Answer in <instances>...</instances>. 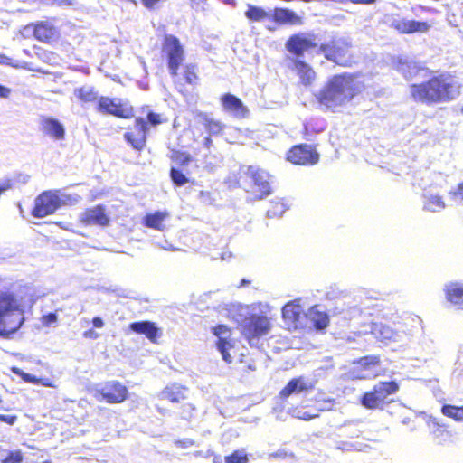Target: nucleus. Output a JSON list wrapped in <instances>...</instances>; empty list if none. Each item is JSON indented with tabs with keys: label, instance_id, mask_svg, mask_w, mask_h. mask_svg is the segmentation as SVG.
I'll use <instances>...</instances> for the list:
<instances>
[{
	"label": "nucleus",
	"instance_id": "f257e3e1",
	"mask_svg": "<svg viewBox=\"0 0 463 463\" xmlns=\"http://www.w3.org/2000/svg\"><path fill=\"white\" fill-rule=\"evenodd\" d=\"M429 78L410 85V96L413 101L426 105L447 103L461 94L462 85L448 71L426 70Z\"/></svg>",
	"mask_w": 463,
	"mask_h": 463
},
{
	"label": "nucleus",
	"instance_id": "f03ea898",
	"mask_svg": "<svg viewBox=\"0 0 463 463\" xmlns=\"http://www.w3.org/2000/svg\"><path fill=\"white\" fill-rule=\"evenodd\" d=\"M364 84L358 76L351 72H341L330 76L315 95L317 104L326 110L335 112L356 98Z\"/></svg>",
	"mask_w": 463,
	"mask_h": 463
},
{
	"label": "nucleus",
	"instance_id": "7ed1b4c3",
	"mask_svg": "<svg viewBox=\"0 0 463 463\" xmlns=\"http://www.w3.org/2000/svg\"><path fill=\"white\" fill-rule=\"evenodd\" d=\"M270 177L269 172L257 165H242L239 171L238 184L251 200L259 201L271 194Z\"/></svg>",
	"mask_w": 463,
	"mask_h": 463
},
{
	"label": "nucleus",
	"instance_id": "20e7f679",
	"mask_svg": "<svg viewBox=\"0 0 463 463\" xmlns=\"http://www.w3.org/2000/svg\"><path fill=\"white\" fill-rule=\"evenodd\" d=\"M24 316L15 298L8 292L0 293V336L8 338L23 325Z\"/></svg>",
	"mask_w": 463,
	"mask_h": 463
},
{
	"label": "nucleus",
	"instance_id": "39448f33",
	"mask_svg": "<svg viewBox=\"0 0 463 463\" xmlns=\"http://www.w3.org/2000/svg\"><path fill=\"white\" fill-rule=\"evenodd\" d=\"M165 119L162 114L153 110L146 112V118L136 117L134 128H130L123 135L124 140L137 151H143L147 143V135L150 128H156L164 123Z\"/></svg>",
	"mask_w": 463,
	"mask_h": 463
},
{
	"label": "nucleus",
	"instance_id": "423d86ee",
	"mask_svg": "<svg viewBox=\"0 0 463 463\" xmlns=\"http://www.w3.org/2000/svg\"><path fill=\"white\" fill-rule=\"evenodd\" d=\"M352 42L346 37H332L328 42L319 44L318 53L340 67H351L355 62Z\"/></svg>",
	"mask_w": 463,
	"mask_h": 463
},
{
	"label": "nucleus",
	"instance_id": "0eeeda50",
	"mask_svg": "<svg viewBox=\"0 0 463 463\" xmlns=\"http://www.w3.org/2000/svg\"><path fill=\"white\" fill-rule=\"evenodd\" d=\"M272 327V318L262 312L249 313L239 324L240 332L250 345L269 335Z\"/></svg>",
	"mask_w": 463,
	"mask_h": 463
},
{
	"label": "nucleus",
	"instance_id": "6e6552de",
	"mask_svg": "<svg viewBox=\"0 0 463 463\" xmlns=\"http://www.w3.org/2000/svg\"><path fill=\"white\" fill-rule=\"evenodd\" d=\"M399 389V383L395 381L379 382L362 395L360 402L368 410H382L385 405L393 402V399L389 397L394 395Z\"/></svg>",
	"mask_w": 463,
	"mask_h": 463
},
{
	"label": "nucleus",
	"instance_id": "1a4fd4ad",
	"mask_svg": "<svg viewBox=\"0 0 463 463\" xmlns=\"http://www.w3.org/2000/svg\"><path fill=\"white\" fill-rule=\"evenodd\" d=\"M20 33L24 38L32 33L36 41L49 45L57 43L61 37V29L53 17L28 23L20 29Z\"/></svg>",
	"mask_w": 463,
	"mask_h": 463
},
{
	"label": "nucleus",
	"instance_id": "9d476101",
	"mask_svg": "<svg viewBox=\"0 0 463 463\" xmlns=\"http://www.w3.org/2000/svg\"><path fill=\"white\" fill-rule=\"evenodd\" d=\"M90 392L98 402L108 404L123 403L130 396L128 386L118 380H109L97 384Z\"/></svg>",
	"mask_w": 463,
	"mask_h": 463
},
{
	"label": "nucleus",
	"instance_id": "9b49d317",
	"mask_svg": "<svg viewBox=\"0 0 463 463\" xmlns=\"http://www.w3.org/2000/svg\"><path fill=\"white\" fill-rule=\"evenodd\" d=\"M161 52L166 61L170 75L177 76L179 68L184 61V50L180 40L173 34H165L163 38Z\"/></svg>",
	"mask_w": 463,
	"mask_h": 463
},
{
	"label": "nucleus",
	"instance_id": "f8f14e48",
	"mask_svg": "<svg viewBox=\"0 0 463 463\" xmlns=\"http://www.w3.org/2000/svg\"><path fill=\"white\" fill-rule=\"evenodd\" d=\"M64 204L59 190H46L35 197L31 214L35 218H43L54 214Z\"/></svg>",
	"mask_w": 463,
	"mask_h": 463
},
{
	"label": "nucleus",
	"instance_id": "ddd939ff",
	"mask_svg": "<svg viewBox=\"0 0 463 463\" xmlns=\"http://www.w3.org/2000/svg\"><path fill=\"white\" fill-rule=\"evenodd\" d=\"M285 48L292 55L291 58L302 59L305 53L312 51H317L318 53L317 35L309 32L293 33L287 39Z\"/></svg>",
	"mask_w": 463,
	"mask_h": 463
},
{
	"label": "nucleus",
	"instance_id": "4468645a",
	"mask_svg": "<svg viewBox=\"0 0 463 463\" xmlns=\"http://www.w3.org/2000/svg\"><path fill=\"white\" fill-rule=\"evenodd\" d=\"M288 162L296 165H315L320 161V154L316 145L300 143L292 146L285 155Z\"/></svg>",
	"mask_w": 463,
	"mask_h": 463
},
{
	"label": "nucleus",
	"instance_id": "2eb2a0df",
	"mask_svg": "<svg viewBox=\"0 0 463 463\" xmlns=\"http://www.w3.org/2000/svg\"><path fill=\"white\" fill-rule=\"evenodd\" d=\"M96 110L99 113L111 115L118 118L128 119L134 117V108L128 101L108 96L99 97Z\"/></svg>",
	"mask_w": 463,
	"mask_h": 463
},
{
	"label": "nucleus",
	"instance_id": "dca6fc26",
	"mask_svg": "<svg viewBox=\"0 0 463 463\" xmlns=\"http://www.w3.org/2000/svg\"><path fill=\"white\" fill-rule=\"evenodd\" d=\"M195 117L206 133V136L203 138L202 146L206 149H210L213 146V137L222 136L226 129V125L205 111H197Z\"/></svg>",
	"mask_w": 463,
	"mask_h": 463
},
{
	"label": "nucleus",
	"instance_id": "f3484780",
	"mask_svg": "<svg viewBox=\"0 0 463 463\" xmlns=\"http://www.w3.org/2000/svg\"><path fill=\"white\" fill-rule=\"evenodd\" d=\"M288 67L296 76H298L301 85L310 87L316 81L317 72L305 60L289 58Z\"/></svg>",
	"mask_w": 463,
	"mask_h": 463
},
{
	"label": "nucleus",
	"instance_id": "a211bd4d",
	"mask_svg": "<svg viewBox=\"0 0 463 463\" xmlns=\"http://www.w3.org/2000/svg\"><path fill=\"white\" fill-rule=\"evenodd\" d=\"M220 103L222 110L234 118H246L250 114V110L243 101L230 92H226L220 97Z\"/></svg>",
	"mask_w": 463,
	"mask_h": 463
},
{
	"label": "nucleus",
	"instance_id": "6ab92c4d",
	"mask_svg": "<svg viewBox=\"0 0 463 463\" xmlns=\"http://www.w3.org/2000/svg\"><path fill=\"white\" fill-rule=\"evenodd\" d=\"M80 222L85 226L106 227L110 222L107 209L102 204L87 208L80 217Z\"/></svg>",
	"mask_w": 463,
	"mask_h": 463
},
{
	"label": "nucleus",
	"instance_id": "aec40b11",
	"mask_svg": "<svg viewBox=\"0 0 463 463\" xmlns=\"http://www.w3.org/2000/svg\"><path fill=\"white\" fill-rule=\"evenodd\" d=\"M391 27L401 34H412L428 33L431 24L426 21L400 18L393 20Z\"/></svg>",
	"mask_w": 463,
	"mask_h": 463
},
{
	"label": "nucleus",
	"instance_id": "412c9836",
	"mask_svg": "<svg viewBox=\"0 0 463 463\" xmlns=\"http://www.w3.org/2000/svg\"><path fill=\"white\" fill-rule=\"evenodd\" d=\"M129 330L137 334L145 335L150 342L157 343L162 335L161 328L157 327L156 323L152 321H138L133 322L128 326Z\"/></svg>",
	"mask_w": 463,
	"mask_h": 463
},
{
	"label": "nucleus",
	"instance_id": "4be33fe9",
	"mask_svg": "<svg viewBox=\"0 0 463 463\" xmlns=\"http://www.w3.org/2000/svg\"><path fill=\"white\" fill-rule=\"evenodd\" d=\"M304 312L299 304L295 301L288 302L282 307V318L284 322L293 329H298L301 326V319Z\"/></svg>",
	"mask_w": 463,
	"mask_h": 463
},
{
	"label": "nucleus",
	"instance_id": "5701e85b",
	"mask_svg": "<svg viewBox=\"0 0 463 463\" xmlns=\"http://www.w3.org/2000/svg\"><path fill=\"white\" fill-rule=\"evenodd\" d=\"M314 389V384L307 381L303 376L292 378L280 390L279 397L287 399L294 393L307 392Z\"/></svg>",
	"mask_w": 463,
	"mask_h": 463
},
{
	"label": "nucleus",
	"instance_id": "b1692460",
	"mask_svg": "<svg viewBox=\"0 0 463 463\" xmlns=\"http://www.w3.org/2000/svg\"><path fill=\"white\" fill-rule=\"evenodd\" d=\"M41 129L46 136L55 140H62L65 137V129L63 125L56 118L44 117L41 120Z\"/></svg>",
	"mask_w": 463,
	"mask_h": 463
},
{
	"label": "nucleus",
	"instance_id": "393cba45",
	"mask_svg": "<svg viewBox=\"0 0 463 463\" xmlns=\"http://www.w3.org/2000/svg\"><path fill=\"white\" fill-rule=\"evenodd\" d=\"M395 69L405 78V80H411L420 71H426L428 68L420 66L417 62L399 58L395 62Z\"/></svg>",
	"mask_w": 463,
	"mask_h": 463
},
{
	"label": "nucleus",
	"instance_id": "a878e982",
	"mask_svg": "<svg viewBox=\"0 0 463 463\" xmlns=\"http://www.w3.org/2000/svg\"><path fill=\"white\" fill-rule=\"evenodd\" d=\"M446 299L458 309L463 310V284L450 282L444 288Z\"/></svg>",
	"mask_w": 463,
	"mask_h": 463
},
{
	"label": "nucleus",
	"instance_id": "bb28decb",
	"mask_svg": "<svg viewBox=\"0 0 463 463\" xmlns=\"http://www.w3.org/2000/svg\"><path fill=\"white\" fill-rule=\"evenodd\" d=\"M169 217V213L156 211L155 213H147L143 218V224L150 229L159 232H164L166 229L165 222Z\"/></svg>",
	"mask_w": 463,
	"mask_h": 463
},
{
	"label": "nucleus",
	"instance_id": "cd10ccee",
	"mask_svg": "<svg viewBox=\"0 0 463 463\" xmlns=\"http://www.w3.org/2000/svg\"><path fill=\"white\" fill-rule=\"evenodd\" d=\"M74 95L81 104H98L99 96L98 91L91 86H81L74 90Z\"/></svg>",
	"mask_w": 463,
	"mask_h": 463
},
{
	"label": "nucleus",
	"instance_id": "c85d7f7f",
	"mask_svg": "<svg viewBox=\"0 0 463 463\" xmlns=\"http://www.w3.org/2000/svg\"><path fill=\"white\" fill-rule=\"evenodd\" d=\"M274 20L279 24H301L302 19L294 11L287 8H276Z\"/></svg>",
	"mask_w": 463,
	"mask_h": 463
},
{
	"label": "nucleus",
	"instance_id": "c756f323",
	"mask_svg": "<svg viewBox=\"0 0 463 463\" xmlns=\"http://www.w3.org/2000/svg\"><path fill=\"white\" fill-rule=\"evenodd\" d=\"M185 388L180 385L172 384L169 386H166L162 391V397L171 402H181L182 401L185 400V394H184Z\"/></svg>",
	"mask_w": 463,
	"mask_h": 463
},
{
	"label": "nucleus",
	"instance_id": "7c9ffc66",
	"mask_svg": "<svg viewBox=\"0 0 463 463\" xmlns=\"http://www.w3.org/2000/svg\"><path fill=\"white\" fill-rule=\"evenodd\" d=\"M168 157L172 163L179 167L188 165L193 160V156L190 153L179 149H172Z\"/></svg>",
	"mask_w": 463,
	"mask_h": 463
},
{
	"label": "nucleus",
	"instance_id": "2f4dec72",
	"mask_svg": "<svg viewBox=\"0 0 463 463\" xmlns=\"http://www.w3.org/2000/svg\"><path fill=\"white\" fill-rule=\"evenodd\" d=\"M431 423L433 427L431 434L438 444H443L451 438V433L444 424H439L436 420H433Z\"/></svg>",
	"mask_w": 463,
	"mask_h": 463
},
{
	"label": "nucleus",
	"instance_id": "473e14b6",
	"mask_svg": "<svg viewBox=\"0 0 463 463\" xmlns=\"http://www.w3.org/2000/svg\"><path fill=\"white\" fill-rule=\"evenodd\" d=\"M310 319L313 326L317 330L326 329L330 322L328 315L326 312L318 310L311 311Z\"/></svg>",
	"mask_w": 463,
	"mask_h": 463
},
{
	"label": "nucleus",
	"instance_id": "72a5a7b5",
	"mask_svg": "<svg viewBox=\"0 0 463 463\" xmlns=\"http://www.w3.org/2000/svg\"><path fill=\"white\" fill-rule=\"evenodd\" d=\"M216 346L222 354L223 360L231 363L232 358L229 351L234 347L233 340L231 337L217 339Z\"/></svg>",
	"mask_w": 463,
	"mask_h": 463
},
{
	"label": "nucleus",
	"instance_id": "f704fd0d",
	"mask_svg": "<svg viewBox=\"0 0 463 463\" xmlns=\"http://www.w3.org/2000/svg\"><path fill=\"white\" fill-rule=\"evenodd\" d=\"M441 413L456 421H463V405L455 406L451 404H444L441 407Z\"/></svg>",
	"mask_w": 463,
	"mask_h": 463
},
{
	"label": "nucleus",
	"instance_id": "c9c22d12",
	"mask_svg": "<svg viewBox=\"0 0 463 463\" xmlns=\"http://www.w3.org/2000/svg\"><path fill=\"white\" fill-rule=\"evenodd\" d=\"M182 75L186 84L196 85L199 82L197 67L194 64L189 63L184 65Z\"/></svg>",
	"mask_w": 463,
	"mask_h": 463
},
{
	"label": "nucleus",
	"instance_id": "e433bc0d",
	"mask_svg": "<svg viewBox=\"0 0 463 463\" xmlns=\"http://www.w3.org/2000/svg\"><path fill=\"white\" fill-rule=\"evenodd\" d=\"M169 176L172 184L176 187H181L189 183V178L186 175L176 166L170 168Z\"/></svg>",
	"mask_w": 463,
	"mask_h": 463
},
{
	"label": "nucleus",
	"instance_id": "4c0bfd02",
	"mask_svg": "<svg viewBox=\"0 0 463 463\" xmlns=\"http://www.w3.org/2000/svg\"><path fill=\"white\" fill-rule=\"evenodd\" d=\"M286 204L280 200H274L269 203L267 209V215L269 218L280 217L286 211Z\"/></svg>",
	"mask_w": 463,
	"mask_h": 463
},
{
	"label": "nucleus",
	"instance_id": "58836bf2",
	"mask_svg": "<svg viewBox=\"0 0 463 463\" xmlns=\"http://www.w3.org/2000/svg\"><path fill=\"white\" fill-rule=\"evenodd\" d=\"M445 203L442 198L439 195H431L427 198L424 203V209L430 212H436L443 209Z\"/></svg>",
	"mask_w": 463,
	"mask_h": 463
},
{
	"label": "nucleus",
	"instance_id": "ea45409f",
	"mask_svg": "<svg viewBox=\"0 0 463 463\" xmlns=\"http://www.w3.org/2000/svg\"><path fill=\"white\" fill-rule=\"evenodd\" d=\"M225 463H248L249 457L244 449H235L224 457Z\"/></svg>",
	"mask_w": 463,
	"mask_h": 463
},
{
	"label": "nucleus",
	"instance_id": "a19ab883",
	"mask_svg": "<svg viewBox=\"0 0 463 463\" xmlns=\"http://www.w3.org/2000/svg\"><path fill=\"white\" fill-rule=\"evenodd\" d=\"M245 15L250 21L259 22L265 19L268 16V14L259 6L249 5L245 12Z\"/></svg>",
	"mask_w": 463,
	"mask_h": 463
},
{
	"label": "nucleus",
	"instance_id": "79ce46f5",
	"mask_svg": "<svg viewBox=\"0 0 463 463\" xmlns=\"http://www.w3.org/2000/svg\"><path fill=\"white\" fill-rule=\"evenodd\" d=\"M14 372L26 383L33 384H43V386L47 387L52 386V384L48 380L44 381L43 379L37 378L35 375L24 372H20L19 370H14Z\"/></svg>",
	"mask_w": 463,
	"mask_h": 463
},
{
	"label": "nucleus",
	"instance_id": "37998d69",
	"mask_svg": "<svg viewBox=\"0 0 463 463\" xmlns=\"http://www.w3.org/2000/svg\"><path fill=\"white\" fill-rule=\"evenodd\" d=\"M212 332L218 339L228 338L232 336V328L226 325H217L212 328Z\"/></svg>",
	"mask_w": 463,
	"mask_h": 463
},
{
	"label": "nucleus",
	"instance_id": "c03bdc74",
	"mask_svg": "<svg viewBox=\"0 0 463 463\" xmlns=\"http://www.w3.org/2000/svg\"><path fill=\"white\" fill-rule=\"evenodd\" d=\"M359 363L365 367L376 366L381 363L379 355H366L360 358Z\"/></svg>",
	"mask_w": 463,
	"mask_h": 463
},
{
	"label": "nucleus",
	"instance_id": "a18cd8bd",
	"mask_svg": "<svg viewBox=\"0 0 463 463\" xmlns=\"http://www.w3.org/2000/svg\"><path fill=\"white\" fill-rule=\"evenodd\" d=\"M23 461V454L20 450L10 451L2 460L3 463H21Z\"/></svg>",
	"mask_w": 463,
	"mask_h": 463
},
{
	"label": "nucleus",
	"instance_id": "49530a36",
	"mask_svg": "<svg viewBox=\"0 0 463 463\" xmlns=\"http://www.w3.org/2000/svg\"><path fill=\"white\" fill-rule=\"evenodd\" d=\"M57 321V315L55 312H51L42 316L41 322L43 326H49Z\"/></svg>",
	"mask_w": 463,
	"mask_h": 463
},
{
	"label": "nucleus",
	"instance_id": "de8ad7c7",
	"mask_svg": "<svg viewBox=\"0 0 463 463\" xmlns=\"http://www.w3.org/2000/svg\"><path fill=\"white\" fill-rule=\"evenodd\" d=\"M320 131V129L314 130L313 128H310L309 124H305L301 133L303 138H305L306 140H311L312 135L314 133H319Z\"/></svg>",
	"mask_w": 463,
	"mask_h": 463
},
{
	"label": "nucleus",
	"instance_id": "09e8293b",
	"mask_svg": "<svg viewBox=\"0 0 463 463\" xmlns=\"http://www.w3.org/2000/svg\"><path fill=\"white\" fill-rule=\"evenodd\" d=\"M161 0H141L143 5L148 9L155 8Z\"/></svg>",
	"mask_w": 463,
	"mask_h": 463
},
{
	"label": "nucleus",
	"instance_id": "8fccbe9b",
	"mask_svg": "<svg viewBox=\"0 0 463 463\" xmlns=\"http://www.w3.org/2000/svg\"><path fill=\"white\" fill-rule=\"evenodd\" d=\"M317 416H318L317 414H311V413L305 411V412H299L297 415V418H298L300 420H310Z\"/></svg>",
	"mask_w": 463,
	"mask_h": 463
},
{
	"label": "nucleus",
	"instance_id": "3c124183",
	"mask_svg": "<svg viewBox=\"0 0 463 463\" xmlns=\"http://www.w3.org/2000/svg\"><path fill=\"white\" fill-rule=\"evenodd\" d=\"M83 336L89 339H97L99 336V335L93 329H88L83 332Z\"/></svg>",
	"mask_w": 463,
	"mask_h": 463
},
{
	"label": "nucleus",
	"instance_id": "603ef678",
	"mask_svg": "<svg viewBox=\"0 0 463 463\" xmlns=\"http://www.w3.org/2000/svg\"><path fill=\"white\" fill-rule=\"evenodd\" d=\"M12 187V182L10 180H5V182H0V195L9 190Z\"/></svg>",
	"mask_w": 463,
	"mask_h": 463
},
{
	"label": "nucleus",
	"instance_id": "864d4df0",
	"mask_svg": "<svg viewBox=\"0 0 463 463\" xmlns=\"http://www.w3.org/2000/svg\"><path fill=\"white\" fill-rule=\"evenodd\" d=\"M92 324H93L94 327H97V328H101L104 326V321L102 320V318L100 317H94L92 318Z\"/></svg>",
	"mask_w": 463,
	"mask_h": 463
},
{
	"label": "nucleus",
	"instance_id": "5fc2aeb1",
	"mask_svg": "<svg viewBox=\"0 0 463 463\" xmlns=\"http://www.w3.org/2000/svg\"><path fill=\"white\" fill-rule=\"evenodd\" d=\"M11 93V90L5 86L0 84V98H8Z\"/></svg>",
	"mask_w": 463,
	"mask_h": 463
},
{
	"label": "nucleus",
	"instance_id": "6e6d98bb",
	"mask_svg": "<svg viewBox=\"0 0 463 463\" xmlns=\"http://www.w3.org/2000/svg\"><path fill=\"white\" fill-rule=\"evenodd\" d=\"M349 3L354 5H372L376 2V0H348Z\"/></svg>",
	"mask_w": 463,
	"mask_h": 463
},
{
	"label": "nucleus",
	"instance_id": "4d7b16f0",
	"mask_svg": "<svg viewBox=\"0 0 463 463\" xmlns=\"http://www.w3.org/2000/svg\"><path fill=\"white\" fill-rule=\"evenodd\" d=\"M453 194L463 200V182L458 184L457 189Z\"/></svg>",
	"mask_w": 463,
	"mask_h": 463
},
{
	"label": "nucleus",
	"instance_id": "13d9d810",
	"mask_svg": "<svg viewBox=\"0 0 463 463\" xmlns=\"http://www.w3.org/2000/svg\"><path fill=\"white\" fill-rule=\"evenodd\" d=\"M247 283H248V281H246L245 279H242V280H241V285H245V284H247Z\"/></svg>",
	"mask_w": 463,
	"mask_h": 463
}]
</instances>
